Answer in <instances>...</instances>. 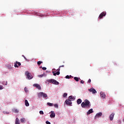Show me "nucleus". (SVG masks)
I'll return each instance as SVG.
<instances>
[{"instance_id": "f257e3e1", "label": "nucleus", "mask_w": 124, "mask_h": 124, "mask_svg": "<svg viewBox=\"0 0 124 124\" xmlns=\"http://www.w3.org/2000/svg\"><path fill=\"white\" fill-rule=\"evenodd\" d=\"M81 105L82 108L89 109L91 108V102H90V101L86 99L81 103Z\"/></svg>"}, {"instance_id": "f03ea898", "label": "nucleus", "mask_w": 124, "mask_h": 124, "mask_svg": "<svg viewBox=\"0 0 124 124\" xmlns=\"http://www.w3.org/2000/svg\"><path fill=\"white\" fill-rule=\"evenodd\" d=\"M38 98H41V97H44V98H46L48 97V95L46 93H44L43 92H40L38 93Z\"/></svg>"}, {"instance_id": "7ed1b4c3", "label": "nucleus", "mask_w": 124, "mask_h": 124, "mask_svg": "<svg viewBox=\"0 0 124 124\" xmlns=\"http://www.w3.org/2000/svg\"><path fill=\"white\" fill-rule=\"evenodd\" d=\"M46 81L47 82H48V83H51L54 85H59L60 84L59 82L54 79H47Z\"/></svg>"}, {"instance_id": "20e7f679", "label": "nucleus", "mask_w": 124, "mask_h": 124, "mask_svg": "<svg viewBox=\"0 0 124 124\" xmlns=\"http://www.w3.org/2000/svg\"><path fill=\"white\" fill-rule=\"evenodd\" d=\"M25 75L27 76L28 79H29V80H31V79H32V76H31V74L28 71L26 72Z\"/></svg>"}, {"instance_id": "39448f33", "label": "nucleus", "mask_w": 124, "mask_h": 124, "mask_svg": "<svg viewBox=\"0 0 124 124\" xmlns=\"http://www.w3.org/2000/svg\"><path fill=\"white\" fill-rule=\"evenodd\" d=\"M106 15V12H103L102 13H101L99 16V19H102L103 18L104 16H105Z\"/></svg>"}, {"instance_id": "423d86ee", "label": "nucleus", "mask_w": 124, "mask_h": 124, "mask_svg": "<svg viewBox=\"0 0 124 124\" xmlns=\"http://www.w3.org/2000/svg\"><path fill=\"white\" fill-rule=\"evenodd\" d=\"M89 92H90V93H97V92L96 91V90L92 88L90 89H88Z\"/></svg>"}, {"instance_id": "0eeeda50", "label": "nucleus", "mask_w": 124, "mask_h": 124, "mask_svg": "<svg viewBox=\"0 0 124 124\" xmlns=\"http://www.w3.org/2000/svg\"><path fill=\"white\" fill-rule=\"evenodd\" d=\"M65 102L67 105H71V104H72V102H71V100L69 99H66Z\"/></svg>"}, {"instance_id": "6e6552de", "label": "nucleus", "mask_w": 124, "mask_h": 124, "mask_svg": "<svg viewBox=\"0 0 124 124\" xmlns=\"http://www.w3.org/2000/svg\"><path fill=\"white\" fill-rule=\"evenodd\" d=\"M20 65H21V62H18L17 61L15 63V64H14L15 67H19V66H20Z\"/></svg>"}, {"instance_id": "1a4fd4ad", "label": "nucleus", "mask_w": 124, "mask_h": 124, "mask_svg": "<svg viewBox=\"0 0 124 124\" xmlns=\"http://www.w3.org/2000/svg\"><path fill=\"white\" fill-rule=\"evenodd\" d=\"M50 118H55L56 117V113L54 112V111H51V114L50 115Z\"/></svg>"}, {"instance_id": "9d476101", "label": "nucleus", "mask_w": 124, "mask_h": 124, "mask_svg": "<svg viewBox=\"0 0 124 124\" xmlns=\"http://www.w3.org/2000/svg\"><path fill=\"white\" fill-rule=\"evenodd\" d=\"M68 98V100H71V101H73L74 100H75V97H73V96L72 95L69 96Z\"/></svg>"}, {"instance_id": "9b49d317", "label": "nucleus", "mask_w": 124, "mask_h": 124, "mask_svg": "<svg viewBox=\"0 0 124 124\" xmlns=\"http://www.w3.org/2000/svg\"><path fill=\"white\" fill-rule=\"evenodd\" d=\"M114 116H115V113H112L110 115L109 119L110 121H113V119H114Z\"/></svg>"}, {"instance_id": "f8f14e48", "label": "nucleus", "mask_w": 124, "mask_h": 124, "mask_svg": "<svg viewBox=\"0 0 124 124\" xmlns=\"http://www.w3.org/2000/svg\"><path fill=\"white\" fill-rule=\"evenodd\" d=\"M34 87H36L38 90H41V87L38 84H35L33 85Z\"/></svg>"}, {"instance_id": "ddd939ff", "label": "nucleus", "mask_w": 124, "mask_h": 124, "mask_svg": "<svg viewBox=\"0 0 124 124\" xmlns=\"http://www.w3.org/2000/svg\"><path fill=\"white\" fill-rule=\"evenodd\" d=\"M100 96L102 97V98H105L106 97V95L103 92H100Z\"/></svg>"}, {"instance_id": "4468645a", "label": "nucleus", "mask_w": 124, "mask_h": 124, "mask_svg": "<svg viewBox=\"0 0 124 124\" xmlns=\"http://www.w3.org/2000/svg\"><path fill=\"white\" fill-rule=\"evenodd\" d=\"M102 116V113L101 112H99L97 113L95 115V118H99V117H101Z\"/></svg>"}, {"instance_id": "2eb2a0df", "label": "nucleus", "mask_w": 124, "mask_h": 124, "mask_svg": "<svg viewBox=\"0 0 124 124\" xmlns=\"http://www.w3.org/2000/svg\"><path fill=\"white\" fill-rule=\"evenodd\" d=\"M12 111L14 113H19V110H18L17 108H13Z\"/></svg>"}, {"instance_id": "dca6fc26", "label": "nucleus", "mask_w": 124, "mask_h": 124, "mask_svg": "<svg viewBox=\"0 0 124 124\" xmlns=\"http://www.w3.org/2000/svg\"><path fill=\"white\" fill-rule=\"evenodd\" d=\"M92 113H93V108H91L89 109V111L87 112V115H90Z\"/></svg>"}, {"instance_id": "f3484780", "label": "nucleus", "mask_w": 124, "mask_h": 124, "mask_svg": "<svg viewBox=\"0 0 124 124\" xmlns=\"http://www.w3.org/2000/svg\"><path fill=\"white\" fill-rule=\"evenodd\" d=\"M77 104H78V105H79V104H81V103H82V99H78L77 100Z\"/></svg>"}, {"instance_id": "a211bd4d", "label": "nucleus", "mask_w": 124, "mask_h": 124, "mask_svg": "<svg viewBox=\"0 0 124 124\" xmlns=\"http://www.w3.org/2000/svg\"><path fill=\"white\" fill-rule=\"evenodd\" d=\"M52 73H53L54 76H56L57 75H60V71H57L56 73H55V72L52 71Z\"/></svg>"}, {"instance_id": "6ab92c4d", "label": "nucleus", "mask_w": 124, "mask_h": 124, "mask_svg": "<svg viewBox=\"0 0 124 124\" xmlns=\"http://www.w3.org/2000/svg\"><path fill=\"white\" fill-rule=\"evenodd\" d=\"M19 122H20V120L18 118H16L15 122L16 124H20V123Z\"/></svg>"}, {"instance_id": "aec40b11", "label": "nucleus", "mask_w": 124, "mask_h": 124, "mask_svg": "<svg viewBox=\"0 0 124 124\" xmlns=\"http://www.w3.org/2000/svg\"><path fill=\"white\" fill-rule=\"evenodd\" d=\"M25 105L27 107L30 106V104L29 103V102L28 101V100H25Z\"/></svg>"}, {"instance_id": "412c9836", "label": "nucleus", "mask_w": 124, "mask_h": 124, "mask_svg": "<svg viewBox=\"0 0 124 124\" xmlns=\"http://www.w3.org/2000/svg\"><path fill=\"white\" fill-rule=\"evenodd\" d=\"M74 80H75V81H76V82H78L79 81V79H80V78H78V77H75L74 78Z\"/></svg>"}, {"instance_id": "4be33fe9", "label": "nucleus", "mask_w": 124, "mask_h": 124, "mask_svg": "<svg viewBox=\"0 0 124 124\" xmlns=\"http://www.w3.org/2000/svg\"><path fill=\"white\" fill-rule=\"evenodd\" d=\"M25 121L26 120L24 118L20 119V121L21 122V123H25Z\"/></svg>"}, {"instance_id": "5701e85b", "label": "nucleus", "mask_w": 124, "mask_h": 124, "mask_svg": "<svg viewBox=\"0 0 124 124\" xmlns=\"http://www.w3.org/2000/svg\"><path fill=\"white\" fill-rule=\"evenodd\" d=\"M65 78L66 79H70V78H71V76L67 75L65 77Z\"/></svg>"}, {"instance_id": "b1692460", "label": "nucleus", "mask_w": 124, "mask_h": 124, "mask_svg": "<svg viewBox=\"0 0 124 124\" xmlns=\"http://www.w3.org/2000/svg\"><path fill=\"white\" fill-rule=\"evenodd\" d=\"M43 62H42V61H38V62H37V64H38V65H40V64H41V63H43Z\"/></svg>"}, {"instance_id": "393cba45", "label": "nucleus", "mask_w": 124, "mask_h": 124, "mask_svg": "<svg viewBox=\"0 0 124 124\" xmlns=\"http://www.w3.org/2000/svg\"><path fill=\"white\" fill-rule=\"evenodd\" d=\"M54 107H55V108H59V105H58V104H55V105H54Z\"/></svg>"}, {"instance_id": "a878e982", "label": "nucleus", "mask_w": 124, "mask_h": 124, "mask_svg": "<svg viewBox=\"0 0 124 124\" xmlns=\"http://www.w3.org/2000/svg\"><path fill=\"white\" fill-rule=\"evenodd\" d=\"M39 113H40V115H44V112L42 110H40L39 111Z\"/></svg>"}, {"instance_id": "bb28decb", "label": "nucleus", "mask_w": 124, "mask_h": 124, "mask_svg": "<svg viewBox=\"0 0 124 124\" xmlns=\"http://www.w3.org/2000/svg\"><path fill=\"white\" fill-rule=\"evenodd\" d=\"M47 104L48 105V106H53V104L51 103H47Z\"/></svg>"}, {"instance_id": "cd10ccee", "label": "nucleus", "mask_w": 124, "mask_h": 124, "mask_svg": "<svg viewBox=\"0 0 124 124\" xmlns=\"http://www.w3.org/2000/svg\"><path fill=\"white\" fill-rule=\"evenodd\" d=\"M63 97H66L67 96V93H64L63 95Z\"/></svg>"}, {"instance_id": "c85d7f7f", "label": "nucleus", "mask_w": 124, "mask_h": 124, "mask_svg": "<svg viewBox=\"0 0 124 124\" xmlns=\"http://www.w3.org/2000/svg\"><path fill=\"white\" fill-rule=\"evenodd\" d=\"M3 114H9V112L8 111H4L3 112Z\"/></svg>"}, {"instance_id": "c756f323", "label": "nucleus", "mask_w": 124, "mask_h": 124, "mask_svg": "<svg viewBox=\"0 0 124 124\" xmlns=\"http://www.w3.org/2000/svg\"><path fill=\"white\" fill-rule=\"evenodd\" d=\"M42 69H43V70H46V69H47V68H46V67H43L42 68Z\"/></svg>"}, {"instance_id": "7c9ffc66", "label": "nucleus", "mask_w": 124, "mask_h": 124, "mask_svg": "<svg viewBox=\"0 0 124 124\" xmlns=\"http://www.w3.org/2000/svg\"><path fill=\"white\" fill-rule=\"evenodd\" d=\"M24 90L25 91L26 93H27V92H28V88H26V87H25V88H24Z\"/></svg>"}, {"instance_id": "2f4dec72", "label": "nucleus", "mask_w": 124, "mask_h": 124, "mask_svg": "<svg viewBox=\"0 0 124 124\" xmlns=\"http://www.w3.org/2000/svg\"><path fill=\"white\" fill-rule=\"evenodd\" d=\"M46 124H51V123H50L49 121H46Z\"/></svg>"}, {"instance_id": "473e14b6", "label": "nucleus", "mask_w": 124, "mask_h": 124, "mask_svg": "<svg viewBox=\"0 0 124 124\" xmlns=\"http://www.w3.org/2000/svg\"><path fill=\"white\" fill-rule=\"evenodd\" d=\"M22 57H23V58L25 59V60L26 61H28V59H27L26 58V57H25V56L22 55Z\"/></svg>"}, {"instance_id": "72a5a7b5", "label": "nucleus", "mask_w": 124, "mask_h": 124, "mask_svg": "<svg viewBox=\"0 0 124 124\" xmlns=\"http://www.w3.org/2000/svg\"><path fill=\"white\" fill-rule=\"evenodd\" d=\"M91 82H92V80H91V79H89L88 81V83H91Z\"/></svg>"}, {"instance_id": "f704fd0d", "label": "nucleus", "mask_w": 124, "mask_h": 124, "mask_svg": "<svg viewBox=\"0 0 124 124\" xmlns=\"http://www.w3.org/2000/svg\"><path fill=\"white\" fill-rule=\"evenodd\" d=\"M81 84H84V80H82L80 81Z\"/></svg>"}, {"instance_id": "c9c22d12", "label": "nucleus", "mask_w": 124, "mask_h": 124, "mask_svg": "<svg viewBox=\"0 0 124 124\" xmlns=\"http://www.w3.org/2000/svg\"><path fill=\"white\" fill-rule=\"evenodd\" d=\"M61 70V68L59 67V68L57 70V71H59Z\"/></svg>"}, {"instance_id": "e433bc0d", "label": "nucleus", "mask_w": 124, "mask_h": 124, "mask_svg": "<svg viewBox=\"0 0 124 124\" xmlns=\"http://www.w3.org/2000/svg\"><path fill=\"white\" fill-rule=\"evenodd\" d=\"M2 89H3V88L2 87V86H1V85H0V90H2Z\"/></svg>"}, {"instance_id": "4c0bfd02", "label": "nucleus", "mask_w": 124, "mask_h": 124, "mask_svg": "<svg viewBox=\"0 0 124 124\" xmlns=\"http://www.w3.org/2000/svg\"><path fill=\"white\" fill-rule=\"evenodd\" d=\"M59 67L61 68V67H64V65H62L61 66H60Z\"/></svg>"}, {"instance_id": "58836bf2", "label": "nucleus", "mask_w": 124, "mask_h": 124, "mask_svg": "<svg viewBox=\"0 0 124 124\" xmlns=\"http://www.w3.org/2000/svg\"><path fill=\"white\" fill-rule=\"evenodd\" d=\"M52 70H53L52 71H53V72H55V71H56V69H53Z\"/></svg>"}, {"instance_id": "ea45409f", "label": "nucleus", "mask_w": 124, "mask_h": 124, "mask_svg": "<svg viewBox=\"0 0 124 124\" xmlns=\"http://www.w3.org/2000/svg\"><path fill=\"white\" fill-rule=\"evenodd\" d=\"M123 122H124V118L123 119Z\"/></svg>"}]
</instances>
